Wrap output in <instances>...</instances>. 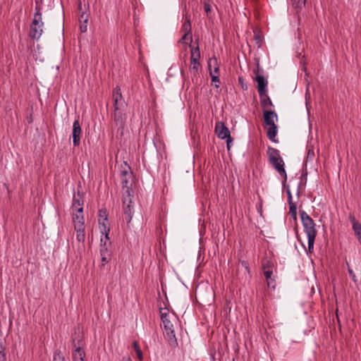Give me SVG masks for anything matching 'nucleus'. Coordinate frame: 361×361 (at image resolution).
Listing matches in <instances>:
<instances>
[{
  "mask_svg": "<svg viewBox=\"0 0 361 361\" xmlns=\"http://www.w3.org/2000/svg\"><path fill=\"white\" fill-rule=\"evenodd\" d=\"M264 121L267 126H274L278 120L277 114L273 111L264 110Z\"/></svg>",
  "mask_w": 361,
  "mask_h": 361,
  "instance_id": "nucleus-9",
  "label": "nucleus"
},
{
  "mask_svg": "<svg viewBox=\"0 0 361 361\" xmlns=\"http://www.w3.org/2000/svg\"><path fill=\"white\" fill-rule=\"evenodd\" d=\"M355 233L356 236L357 237L358 240H360L361 239V230Z\"/></svg>",
  "mask_w": 361,
  "mask_h": 361,
  "instance_id": "nucleus-38",
  "label": "nucleus"
},
{
  "mask_svg": "<svg viewBox=\"0 0 361 361\" xmlns=\"http://www.w3.org/2000/svg\"><path fill=\"white\" fill-rule=\"evenodd\" d=\"M76 240L79 243H81V245H79L78 250H84V242L85 240V227H75L74 228Z\"/></svg>",
  "mask_w": 361,
  "mask_h": 361,
  "instance_id": "nucleus-12",
  "label": "nucleus"
},
{
  "mask_svg": "<svg viewBox=\"0 0 361 361\" xmlns=\"http://www.w3.org/2000/svg\"><path fill=\"white\" fill-rule=\"evenodd\" d=\"M351 221L353 223V229L355 233L361 231V224L355 221V218H351Z\"/></svg>",
  "mask_w": 361,
  "mask_h": 361,
  "instance_id": "nucleus-29",
  "label": "nucleus"
},
{
  "mask_svg": "<svg viewBox=\"0 0 361 361\" xmlns=\"http://www.w3.org/2000/svg\"><path fill=\"white\" fill-rule=\"evenodd\" d=\"M131 178L130 173H128L127 171L122 172V177H121L122 186H123V188H126V192L127 193L128 197H130V188L128 185V178Z\"/></svg>",
  "mask_w": 361,
  "mask_h": 361,
  "instance_id": "nucleus-19",
  "label": "nucleus"
},
{
  "mask_svg": "<svg viewBox=\"0 0 361 361\" xmlns=\"http://www.w3.org/2000/svg\"><path fill=\"white\" fill-rule=\"evenodd\" d=\"M204 8L207 12H209L210 11V8L209 6H205Z\"/></svg>",
  "mask_w": 361,
  "mask_h": 361,
  "instance_id": "nucleus-41",
  "label": "nucleus"
},
{
  "mask_svg": "<svg viewBox=\"0 0 361 361\" xmlns=\"http://www.w3.org/2000/svg\"><path fill=\"white\" fill-rule=\"evenodd\" d=\"M300 217L305 232L307 237L308 251L312 253L317 236V230L313 219L304 211L300 212Z\"/></svg>",
  "mask_w": 361,
  "mask_h": 361,
  "instance_id": "nucleus-2",
  "label": "nucleus"
},
{
  "mask_svg": "<svg viewBox=\"0 0 361 361\" xmlns=\"http://www.w3.org/2000/svg\"><path fill=\"white\" fill-rule=\"evenodd\" d=\"M200 67V63L199 61H190V71L193 73L196 74L197 73L199 68Z\"/></svg>",
  "mask_w": 361,
  "mask_h": 361,
  "instance_id": "nucleus-24",
  "label": "nucleus"
},
{
  "mask_svg": "<svg viewBox=\"0 0 361 361\" xmlns=\"http://www.w3.org/2000/svg\"><path fill=\"white\" fill-rule=\"evenodd\" d=\"M226 139L227 149L229 150L233 140H232L231 136L226 137Z\"/></svg>",
  "mask_w": 361,
  "mask_h": 361,
  "instance_id": "nucleus-35",
  "label": "nucleus"
},
{
  "mask_svg": "<svg viewBox=\"0 0 361 361\" xmlns=\"http://www.w3.org/2000/svg\"><path fill=\"white\" fill-rule=\"evenodd\" d=\"M267 154L270 163L273 165L277 172L283 178L287 179V174L284 169V162L280 156L279 150L273 147H269Z\"/></svg>",
  "mask_w": 361,
  "mask_h": 361,
  "instance_id": "nucleus-3",
  "label": "nucleus"
},
{
  "mask_svg": "<svg viewBox=\"0 0 361 361\" xmlns=\"http://www.w3.org/2000/svg\"><path fill=\"white\" fill-rule=\"evenodd\" d=\"M212 81L214 82L219 83V79L218 75H214L213 73H212Z\"/></svg>",
  "mask_w": 361,
  "mask_h": 361,
  "instance_id": "nucleus-34",
  "label": "nucleus"
},
{
  "mask_svg": "<svg viewBox=\"0 0 361 361\" xmlns=\"http://www.w3.org/2000/svg\"><path fill=\"white\" fill-rule=\"evenodd\" d=\"M133 345L138 359L142 360L143 359V355L137 342H133Z\"/></svg>",
  "mask_w": 361,
  "mask_h": 361,
  "instance_id": "nucleus-27",
  "label": "nucleus"
},
{
  "mask_svg": "<svg viewBox=\"0 0 361 361\" xmlns=\"http://www.w3.org/2000/svg\"><path fill=\"white\" fill-rule=\"evenodd\" d=\"M160 317L165 331V337L171 345L177 344L176 338L174 324H176V315L170 312L167 308H160Z\"/></svg>",
  "mask_w": 361,
  "mask_h": 361,
  "instance_id": "nucleus-1",
  "label": "nucleus"
},
{
  "mask_svg": "<svg viewBox=\"0 0 361 361\" xmlns=\"http://www.w3.org/2000/svg\"><path fill=\"white\" fill-rule=\"evenodd\" d=\"M260 102L264 110H267L273 106L271 99L267 93H265V95H263L262 97H260Z\"/></svg>",
  "mask_w": 361,
  "mask_h": 361,
  "instance_id": "nucleus-22",
  "label": "nucleus"
},
{
  "mask_svg": "<svg viewBox=\"0 0 361 361\" xmlns=\"http://www.w3.org/2000/svg\"><path fill=\"white\" fill-rule=\"evenodd\" d=\"M78 196H79V195ZM82 204L83 203L82 201L80 200V197H77L74 195L72 204V212H83Z\"/></svg>",
  "mask_w": 361,
  "mask_h": 361,
  "instance_id": "nucleus-16",
  "label": "nucleus"
},
{
  "mask_svg": "<svg viewBox=\"0 0 361 361\" xmlns=\"http://www.w3.org/2000/svg\"><path fill=\"white\" fill-rule=\"evenodd\" d=\"M113 99H114V111H115L114 112V117H115V119L117 121L118 118H117L116 111L119 109L120 104H121V102H122V94H121V89L120 88L116 87L114 90Z\"/></svg>",
  "mask_w": 361,
  "mask_h": 361,
  "instance_id": "nucleus-10",
  "label": "nucleus"
},
{
  "mask_svg": "<svg viewBox=\"0 0 361 361\" xmlns=\"http://www.w3.org/2000/svg\"><path fill=\"white\" fill-rule=\"evenodd\" d=\"M182 31L183 32V35L180 39V42L183 43H187L188 41L192 40V35H191V24L190 19L189 17L185 16V21L182 26Z\"/></svg>",
  "mask_w": 361,
  "mask_h": 361,
  "instance_id": "nucleus-5",
  "label": "nucleus"
},
{
  "mask_svg": "<svg viewBox=\"0 0 361 361\" xmlns=\"http://www.w3.org/2000/svg\"><path fill=\"white\" fill-rule=\"evenodd\" d=\"M215 132L218 137L222 140L231 136L228 128L223 123H217L216 124Z\"/></svg>",
  "mask_w": 361,
  "mask_h": 361,
  "instance_id": "nucleus-11",
  "label": "nucleus"
},
{
  "mask_svg": "<svg viewBox=\"0 0 361 361\" xmlns=\"http://www.w3.org/2000/svg\"><path fill=\"white\" fill-rule=\"evenodd\" d=\"M208 67L209 69L210 75H212V73H213L214 75H218L219 68L217 59L215 57L209 59L208 61Z\"/></svg>",
  "mask_w": 361,
  "mask_h": 361,
  "instance_id": "nucleus-18",
  "label": "nucleus"
},
{
  "mask_svg": "<svg viewBox=\"0 0 361 361\" xmlns=\"http://www.w3.org/2000/svg\"><path fill=\"white\" fill-rule=\"evenodd\" d=\"M314 156V151L312 146H307V159L309 160H312L313 159Z\"/></svg>",
  "mask_w": 361,
  "mask_h": 361,
  "instance_id": "nucleus-30",
  "label": "nucleus"
},
{
  "mask_svg": "<svg viewBox=\"0 0 361 361\" xmlns=\"http://www.w3.org/2000/svg\"><path fill=\"white\" fill-rule=\"evenodd\" d=\"M131 200L129 199L128 200L124 198L123 200V210L124 214L128 216V221H130L132 219L133 208L131 205Z\"/></svg>",
  "mask_w": 361,
  "mask_h": 361,
  "instance_id": "nucleus-15",
  "label": "nucleus"
},
{
  "mask_svg": "<svg viewBox=\"0 0 361 361\" xmlns=\"http://www.w3.org/2000/svg\"><path fill=\"white\" fill-rule=\"evenodd\" d=\"M348 274L350 275V276L351 277L352 280L356 283L357 282V277L355 276V274H354L353 269L348 267Z\"/></svg>",
  "mask_w": 361,
  "mask_h": 361,
  "instance_id": "nucleus-33",
  "label": "nucleus"
},
{
  "mask_svg": "<svg viewBox=\"0 0 361 361\" xmlns=\"http://www.w3.org/2000/svg\"><path fill=\"white\" fill-rule=\"evenodd\" d=\"M87 16L82 11L80 16V30L81 32H85L87 31Z\"/></svg>",
  "mask_w": 361,
  "mask_h": 361,
  "instance_id": "nucleus-20",
  "label": "nucleus"
},
{
  "mask_svg": "<svg viewBox=\"0 0 361 361\" xmlns=\"http://www.w3.org/2000/svg\"><path fill=\"white\" fill-rule=\"evenodd\" d=\"M73 213V222L75 227H85V219L83 216V212H72Z\"/></svg>",
  "mask_w": 361,
  "mask_h": 361,
  "instance_id": "nucleus-13",
  "label": "nucleus"
},
{
  "mask_svg": "<svg viewBox=\"0 0 361 361\" xmlns=\"http://www.w3.org/2000/svg\"><path fill=\"white\" fill-rule=\"evenodd\" d=\"M108 215L106 210H99V219L98 221H105V220L108 219Z\"/></svg>",
  "mask_w": 361,
  "mask_h": 361,
  "instance_id": "nucleus-31",
  "label": "nucleus"
},
{
  "mask_svg": "<svg viewBox=\"0 0 361 361\" xmlns=\"http://www.w3.org/2000/svg\"><path fill=\"white\" fill-rule=\"evenodd\" d=\"M78 9H79L80 11H82V3H81V1H79V4H78Z\"/></svg>",
  "mask_w": 361,
  "mask_h": 361,
  "instance_id": "nucleus-40",
  "label": "nucleus"
},
{
  "mask_svg": "<svg viewBox=\"0 0 361 361\" xmlns=\"http://www.w3.org/2000/svg\"><path fill=\"white\" fill-rule=\"evenodd\" d=\"M267 135L270 140L274 142H278V140L276 138L277 135L276 125L268 126L267 129Z\"/></svg>",
  "mask_w": 361,
  "mask_h": 361,
  "instance_id": "nucleus-17",
  "label": "nucleus"
},
{
  "mask_svg": "<svg viewBox=\"0 0 361 361\" xmlns=\"http://www.w3.org/2000/svg\"><path fill=\"white\" fill-rule=\"evenodd\" d=\"M200 58V53L199 51V48L197 47L195 48H192L191 49V58L190 61H199V59Z\"/></svg>",
  "mask_w": 361,
  "mask_h": 361,
  "instance_id": "nucleus-26",
  "label": "nucleus"
},
{
  "mask_svg": "<svg viewBox=\"0 0 361 361\" xmlns=\"http://www.w3.org/2000/svg\"><path fill=\"white\" fill-rule=\"evenodd\" d=\"M98 222H99V228L102 233L101 243H104V245H106V243L109 240V233L110 231V228H109V221L107 219V220H105V221H98Z\"/></svg>",
  "mask_w": 361,
  "mask_h": 361,
  "instance_id": "nucleus-6",
  "label": "nucleus"
},
{
  "mask_svg": "<svg viewBox=\"0 0 361 361\" xmlns=\"http://www.w3.org/2000/svg\"><path fill=\"white\" fill-rule=\"evenodd\" d=\"M54 361H64V357L59 351H56L54 354Z\"/></svg>",
  "mask_w": 361,
  "mask_h": 361,
  "instance_id": "nucleus-32",
  "label": "nucleus"
},
{
  "mask_svg": "<svg viewBox=\"0 0 361 361\" xmlns=\"http://www.w3.org/2000/svg\"><path fill=\"white\" fill-rule=\"evenodd\" d=\"M289 204V212L294 219H296L297 216V205L295 202H290Z\"/></svg>",
  "mask_w": 361,
  "mask_h": 361,
  "instance_id": "nucleus-28",
  "label": "nucleus"
},
{
  "mask_svg": "<svg viewBox=\"0 0 361 361\" xmlns=\"http://www.w3.org/2000/svg\"><path fill=\"white\" fill-rule=\"evenodd\" d=\"M255 80L257 83V90L260 97H262L263 95H265L267 93V80L264 78L262 75H257L255 78Z\"/></svg>",
  "mask_w": 361,
  "mask_h": 361,
  "instance_id": "nucleus-8",
  "label": "nucleus"
},
{
  "mask_svg": "<svg viewBox=\"0 0 361 361\" xmlns=\"http://www.w3.org/2000/svg\"><path fill=\"white\" fill-rule=\"evenodd\" d=\"M293 7L299 11L301 10L305 5L306 0H291Z\"/></svg>",
  "mask_w": 361,
  "mask_h": 361,
  "instance_id": "nucleus-25",
  "label": "nucleus"
},
{
  "mask_svg": "<svg viewBox=\"0 0 361 361\" xmlns=\"http://www.w3.org/2000/svg\"><path fill=\"white\" fill-rule=\"evenodd\" d=\"M121 361H132L129 357H123Z\"/></svg>",
  "mask_w": 361,
  "mask_h": 361,
  "instance_id": "nucleus-39",
  "label": "nucleus"
},
{
  "mask_svg": "<svg viewBox=\"0 0 361 361\" xmlns=\"http://www.w3.org/2000/svg\"><path fill=\"white\" fill-rule=\"evenodd\" d=\"M262 268L264 271V275L267 279V286L269 287H271L272 288H275V282L274 280L271 278V276L273 274L272 269H267L265 266V264L264 263L262 264Z\"/></svg>",
  "mask_w": 361,
  "mask_h": 361,
  "instance_id": "nucleus-14",
  "label": "nucleus"
},
{
  "mask_svg": "<svg viewBox=\"0 0 361 361\" xmlns=\"http://www.w3.org/2000/svg\"><path fill=\"white\" fill-rule=\"evenodd\" d=\"M82 133V128L79 123V120L76 119L73 124V143L75 147H78L80 144V136Z\"/></svg>",
  "mask_w": 361,
  "mask_h": 361,
  "instance_id": "nucleus-7",
  "label": "nucleus"
},
{
  "mask_svg": "<svg viewBox=\"0 0 361 361\" xmlns=\"http://www.w3.org/2000/svg\"><path fill=\"white\" fill-rule=\"evenodd\" d=\"M287 194H288V204H290V202H293V197H292V195H291V192L290 191V190H287Z\"/></svg>",
  "mask_w": 361,
  "mask_h": 361,
  "instance_id": "nucleus-36",
  "label": "nucleus"
},
{
  "mask_svg": "<svg viewBox=\"0 0 361 361\" xmlns=\"http://www.w3.org/2000/svg\"><path fill=\"white\" fill-rule=\"evenodd\" d=\"M85 357V351L80 347L73 353V361H84Z\"/></svg>",
  "mask_w": 361,
  "mask_h": 361,
  "instance_id": "nucleus-21",
  "label": "nucleus"
},
{
  "mask_svg": "<svg viewBox=\"0 0 361 361\" xmlns=\"http://www.w3.org/2000/svg\"><path fill=\"white\" fill-rule=\"evenodd\" d=\"M105 246L106 245H104V247H102L100 250L102 266H104L106 263L109 262L110 257L109 252L108 251L107 248L105 247Z\"/></svg>",
  "mask_w": 361,
  "mask_h": 361,
  "instance_id": "nucleus-23",
  "label": "nucleus"
},
{
  "mask_svg": "<svg viewBox=\"0 0 361 361\" xmlns=\"http://www.w3.org/2000/svg\"><path fill=\"white\" fill-rule=\"evenodd\" d=\"M360 243L361 244V239L359 240Z\"/></svg>",
  "mask_w": 361,
  "mask_h": 361,
  "instance_id": "nucleus-42",
  "label": "nucleus"
},
{
  "mask_svg": "<svg viewBox=\"0 0 361 361\" xmlns=\"http://www.w3.org/2000/svg\"><path fill=\"white\" fill-rule=\"evenodd\" d=\"M264 263L265 264V266H266V267H267V269H272V268H271V267H272V264H271V263L270 262L267 261V260H264V261L262 262V264H263Z\"/></svg>",
  "mask_w": 361,
  "mask_h": 361,
  "instance_id": "nucleus-37",
  "label": "nucleus"
},
{
  "mask_svg": "<svg viewBox=\"0 0 361 361\" xmlns=\"http://www.w3.org/2000/svg\"><path fill=\"white\" fill-rule=\"evenodd\" d=\"M36 12L34 15V18L30 25L29 36L35 39H38L43 32V25L41 8L39 6H36Z\"/></svg>",
  "mask_w": 361,
  "mask_h": 361,
  "instance_id": "nucleus-4",
  "label": "nucleus"
}]
</instances>
